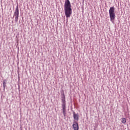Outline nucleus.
I'll list each match as a JSON object with an SVG mask.
<instances>
[{"label": "nucleus", "instance_id": "obj_1", "mask_svg": "<svg viewBox=\"0 0 130 130\" xmlns=\"http://www.w3.org/2000/svg\"><path fill=\"white\" fill-rule=\"evenodd\" d=\"M64 11L66 15L67 20L68 21V18H70L73 13V10L72 9V4L70 0H65L64 4Z\"/></svg>", "mask_w": 130, "mask_h": 130}, {"label": "nucleus", "instance_id": "obj_2", "mask_svg": "<svg viewBox=\"0 0 130 130\" xmlns=\"http://www.w3.org/2000/svg\"><path fill=\"white\" fill-rule=\"evenodd\" d=\"M61 100L62 102V112L64 116H66L67 113V110H66V95H64V93H62L61 94Z\"/></svg>", "mask_w": 130, "mask_h": 130}, {"label": "nucleus", "instance_id": "obj_3", "mask_svg": "<svg viewBox=\"0 0 130 130\" xmlns=\"http://www.w3.org/2000/svg\"><path fill=\"white\" fill-rule=\"evenodd\" d=\"M109 14L111 22L114 23V21H115V8L114 7L110 8Z\"/></svg>", "mask_w": 130, "mask_h": 130}, {"label": "nucleus", "instance_id": "obj_4", "mask_svg": "<svg viewBox=\"0 0 130 130\" xmlns=\"http://www.w3.org/2000/svg\"><path fill=\"white\" fill-rule=\"evenodd\" d=\"M14 16L15 17V22L17 23L19 19V6H18V5H17L15 9Z\"/></svg>", "mask_w": 130, "mask_h": 130}, {"label": "nucleus", "instance_id": "obj_5", "mask_svg": "<svg viewBox=\"0 0 130 130\" xmlns=\"http://www.w3.org/2000/svg\"><path fill=\"white\" fill-rule=\"evenodd\" d=\"M72 126L74 130H79V124L77 121H74Z\"/></svg>", "mask_w": 130, "mask_h": 130}, {"label": "nucleus", "instance_id": "obj_6", "mask_svg": "<svg viewBox=\"0 0 130 130\" xmlns=\"http://www.w3.org/2000/svg\"><path fill=\"white\" fill-rule=\"evenodd\" d=\"M73 118L74 120H76V121H79V114H76L75 111L73 112Z\"/></svg>", "mask_w": 130, "mask_h": 130}, {"label": "nucleus", "instance_id": "obj_7", "mask_svg": "<svg viewBox=\"0 0 130 130\" xmlns=\"http://www.w3.org/2000/svg\"><path fill=\"white\" fill-rule=\"evenodd\" d=\"M8 82V80L4 79L3 80V90L5 91L6 90V87H7V83Z\"/></svg>", "mask_w": 130, "mask_h": 130}, {"label": "nucleus", "instance_id": "obj_8", "mask_svg": "<svg viewBox=\"0 0 130 130\" xmlns=\"http://www.w3.org/2000/svg\"><path fill=\"white\" fill-rule=\"evenodd\" d=\"M121 119L122 123H125V122H126V119H125V118H122Z\"/></svg>", "mask_w": 130, "mask_h": 130}, {"label": "nucleus", "instance_id": "obj_9", "mask_svg": "<svg viewBox=\"0 0 130 130\" xmlns=\"http://www.w3.org/2000/svg\"><path fill=\"white\" fill-rule=\"evenodd\" d=\"M94 130H96V129H95V128H94Z\"/></svg>", "mask_w": 130, "mask_h": 130}]
</instances>
